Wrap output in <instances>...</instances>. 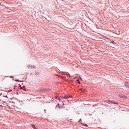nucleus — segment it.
I'll return each instance as SVG.
<instances>
[{"label": "nucleus", "instance_id": "1", "mask_svg": "<svg viewBox=\"0 0 129 129\" xmlns=\"http://www.w3.org/2000/svg\"><path fill=\"white\" fill-rule=\"evenodd\" d=\"M60 98L62 99H69L70 100H72V98L71 96H68L66 95L62 96H60Z\"/></svg>", "mask_w": 129, "mask_h": 129}, {"label": "nucleus", "instance_id": "2", "mask_svg": "<svg viewBox=\"0 0 129 129\" xmlns=\"http://www.w3.org/2000/svg\"><path fill=\"white\" fill-rule=\"evenodd\" d=\"M30 125L32 127H31V128H33V129H37V127L36 125L31 124Z\"/></svg>", "mask_w": 129, "mask_h": 129}, {"label": "nucleus", "instance_id": "3", "mask_svg": "<svg viewBox=\"0 0 129 129\" xmlns=\"http://www.w3.org/2000/svg\"><path fill=\"white\" fill-rule=\"evenodd\" d=\"M128 84V83L127 82H125L124 84V86H126L127 87H129V85Z\"/></svg>", "mask_w": 129, "mask_h": 129}, {"label": "nucleus", "instance_id": "4", "mask_svg": "<svg viewBox=\"0 0 129 129\" xmlns=\"http://www.w3.org/2000/svg\"><path fill=\"white\" fill-rule=\"evenodd\" d=\"M25 87V86H23V87H21V89H23V90L24 91H26V90H27V89L25 88L24 87Z\"/></svg>", "mask_w": 129, "mask_h": 129}, {"label": "nucleus", "instance_id": "5", "mask_svg": "<svg viewBox=\"0 0 129 129\" xmlns=\"http://www.w3.org/2000/svg\"><path fill=\"white\" fill-rule=\"evenodd\" d=\"M76 82L77 83H78L79 84L80 83V82L79 79H77L76 80Z\"/></svg>", "mask_w": 129, "mask_h": 129}, {"label": "nucleus", "instance_id": "6", "mask_svg": "<svg viewBox=\"0 0 129 129\" xmlns=\"http://www.w3.org/2000/svg\"><path fill=\"white\" fill-rule=\"evenodd\" d=\"M110 43L113 44H116V43H115V42L114 41H111Z\"/></svg>", "mask_w": 129, "mask_h": 129}, {"label": "nucleus", "instance_id": "7", "mask_svg": "<svg viewBox=\"0 0 129 129\" xmlns=\"http://www.w3.org/2000/svg\"><path fill=\"white\" fill-rule=\"evenodd\" d=\"M82 121H81V119H80V120H79L78 122H79L80 123H81V124H83V123H82V122H81Z\"/></svg>", "mask_w": 129, "mask_h": 129}, {"label": "nucleus", "instance_id": "8", "mask_svg": "<svg viewBox=\"0 0 129 129\" xmlns=\"http://www.w3.org/2000/svg\"><path fill=\"white\" fill-rule=\"evenodd\" d=\"M35 73H36V74L38 75H39L40 74L39 73V72H38V71L36 72Z\"/></svg>", "mask_w": 129, "mask_h": 129}, {"label": "nucleus", "instance_id": "9", "mask_svg": "<svg viewBox=\"0 0 129 129\" xmlns=\"http://www.w3.org/2000/svg\"><path fill=\"white\" fill-rule=\"evenodd\" d=\"M59 108H64L65 107L63 106H61V107H60V106H59Z\"/></svg>", "mask_w": 129, "mask_h": 129}, {"label": "nucleus", "instance_id": "10", "mask_svg": "<svg viewBox=\"0 0 129 129\" xmlns=\"http://www.w3.org/2000/svg\"><path fill=\"white\" fill-rule=\"evenodd\" d=\"M83 124V125L84 126H85L86 127H88V125H87L86 124Z\"/></svg>", "mask_w": 129, "mask_h": 129}, {"label": "nucleus", "instance_id": "11", "mask_svg": "<svg viewBox=\"0 0 129 129\" xmlns=\"http://www.w3.org/2000/svg\"><path fill=\"white\" fill-rule=\"evenodd\" d=\"M124 95H121V96H120V97L121 98H124Z\"/></svg>", "mask_w": 129, "mask_h": 129}, {"label": "nucleus", "instance_id": "12", "mask_svg": "<svg viewBox=\"0 0 129 129\" xmlns=\"http://www.w3.org/2000/svg\"><path fill=\"white\" fill-rule=\"evenodd\" d=\"M113 103L115 104H117V103H115V101L113 102Z\"/></svg>", "mask_w": 129, "mask_h": 129}, {"label": "nucleus", "instance_id": "13", "mask_svg": "<svg viewBox=\"0 0 129 129\" xmlns=\"http://www.w3.org/2000/svg\"><path fill=\"white\" fill-rule=\"evenodd\" d=\"M55 99H59V98H57V97L56 96V97H55Z\"/></svg>", "mask_w": 129, "mask_h": 129}, {"label": "nucleus", "instance_id": "14", "mask_svg": "<svg viewBox=\"0 0 129 129\" xmlns=\"http://www.w3.org/2000/svg\"><path fill=\"white\" fill-rule=\"evenodd\" d=\"M16 81H19V80L18 79V80H16V79L15 80Z\"/></svg>", "mask_w": 129, "mask_h": 129}, {"label": "nucleus", "instance_id": "15", "mask_svg": "<svg viewBox=\"0 0 129 129\" xmlns=\"http://www.w3.org/2000/svg\"><path fill=\"white\" fill-rule=\"evenodd\" d=\"M59 99V101H60L61 100V99Z\"/></svg>", "mask_w": 129, "mask_h": 129}, {"label": "nucleus", "instance_id": "16", "mask_svg": "<svg viewBox=\"0 0 129 129\" xmlns=\"http://www.w3.org/2000/svg\"><path fill=\"white\" fill-rule=\"evenodd\" d=\"M5 97L6 98V97H7V95H6V96H5Z\"/></svg>", "mask_w": 129, "mask_h": 129}, {"label": "nucleus", "instance_id": "17", "mask_svg": "<svg viewBox=\"0 0 129 129\" xmlns=\"http://www.w3.org/2000/svg\"><path fill=\"white\" fill-rule=\"evenodd\" d=\"M70 76V77H73V76Z\"/></svg>", "mask_w": 129, "mask_h": 129}, {"label": "nucleus", "instance_id": "18", "mask_svg": "<svg viewBox=\"0 0 129 129\" xmlns=\"http://www.w3.org/2000/svg\"><path fill=\"white\" fill-rule=\"evenodd\" d=\"M57 105H58V106H59V103H58Z\"/></svg>", "mask_w": 129, "mask_h": 129}, {"label": "nucleus", "instance_id": "19", "mask_svg": "<svg viewBox=\"0 0 129 129\" xmlns=\"http://www.w3.org/2000/svg\"><path fill=\"white\" fill-rule=\"evenodd\" d=\"M19 81L20 82H22L21 81Z\"/></svg>", "mask_w": 129, "mask_h": 129}, {"label": "nucleus", "instance_id": "20", "mask_svg": "<svg viewBox=\"0 0 129 129\" xmlns=\"http://www.w3.org/2000/svg\"><path fill=\"white\" fill-rule=\"evenodd\" d=\"M63 101H64V102L65 101H64V100H63Z\"/></svg>", "mask_w": 129, "mask_h": 129}, {"label": "nucleus", "instance_id": "21", "mask_svg": "<svg viewBox=\"0 0 129 129\" xmlns=\"http://www.w3.org/2000/svg\"><path fill=\"white\" fill-rule=\"evenodd\" d=\"M2 106L1 105H0V107Z\"/></svg>", "mask_w": 129, "mask_h": 129}, {"label": "nucleus", "instance_id": "22", "mask_svg": "<svg viewBox=\"0 0 129 129\" xmlns=\"http://www.w3.org/2000/svg\"><path fill=\"white\" fill-rule=\"evenodd\" d=\"M27 100H28V99H27Z\"/></svg>", "mask_w": 129, "mask_h": 129}, {"label": "nucleus", "instance_id": "23", "mask_svg": "<svg viewBox=\"0 0 129 129\" xmlns=\"http://www.w3.org/2000/svg\"><path fill=\"white\" fill-rule=\"evenodd\" d=\"M69 101V100H68V101Z\"/></svg>", "mask_w": 129, "mask_h": 129}, {"label": "nucleus", "instance_id": "24", "mask_svg": "<svg viewBox=\"0 0 129 129\" xmlns=\"http://www.w3.org/2000/svg\"><path fill=\"white\" fill-rule=\"evenodd\" d=\"M31 100V99H30L29 100Z\"/></svg>", "mask_w": 129, "mask_h": 129}]
</instances>
